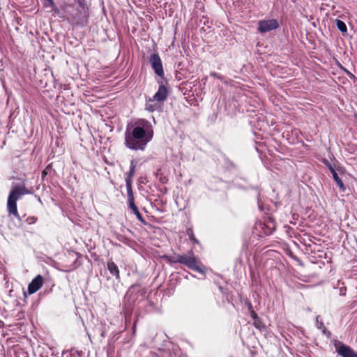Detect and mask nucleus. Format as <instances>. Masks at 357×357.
Masks as SVG:
<instances>
[{
	"label": "nucleus",
	"mask_w": 357,
	"mask_h": 357,
	"mask_svg": "<svg viewBox=\"0 0 357 357\" xmlns=\"http://www.w3.org/2000/svg\"><path fill=\"white\" fill-rule=\"evenodd\" d=\"M211 75L213 76V77L219 78V76H218V73H214V72L211 73Z\"/></svg>",
	"instance_id": "nucleus-21"
},
{
	"label": "nucleus",
	"mask_w": 357,
	"mask_h": 357,
	"mask_svg": "<svg viewBox=\"0 0 357 357\" xmlns=\"http://www.w3.org/2000/svg\"><path fill=\"white\" fill-rule=\"evenodd\" d=\"M167 89L164 85L161 84L160 85L156 93L152 98H149V102H162L167 98Z\"/></svg>",
	"instance_id": "nucleus-8"
},
{
	"label": "nucleus",
	"mask_w": 357,
	"mask_h": 357,
	"mask_svg": "<svg viewBox=\"0 0 357 357\" xmlns=\"http://www.w3.org/2000/svg\"><path fill=\"white\" fill-rule=\"evenodd\" d=\"M335 348L337 354L342 357H357V353L349 346L341 342L336 344Z\"/></svg>",
	"instance_id": "nucleus-7"
},
{
	"label": "nucleus",
	"mask_w": 357,
	"mask_h": 357,
	"mask_svg": "<svg viewBox=\"0 0 357 357\" xmlns=\"http://www.w3.org/2000/svg\"><path fill=\"white\" fill-rule=\"evenodd\" d=\"M77 1L82 9L81 10H77L76 15H70L69 17V20L74 24L78 26H84L88 22V15L84 8V1Z\"/></svg>",
	"instance_id": "nucleus-3"
},
{
	"label": "nucleus",
	"mask_w": 357,
	"mask_h": 357,
	"mask_svg": "<svg viewBox=\"0 0 357 357\" xmlns=\"http://www.w3.org/2000/svg\"><path fill=\"white\" fill-rule=\"evenodd\" d=\"M139 125L132 132H126V145L130 149L143 150L153 137V131L149 129L151 126L148 121L143 120Z\"/></svg>",
	"instance_id": "nucleus-1"
},
{
	"label": "nucleus",
	"mask_w": 357,
	"mask_h": 357,
	"mask_svg": "<svg viewBox=\"0 0 357 357\" xmlns=\"http://www.w3.org/2000/svg\"><path fill=\"white\" fill-rule=\"evenodd\" d=\"M30 220H31V221H32L33 222H36V218H34V217H31V218H30Z\"/></svg>",
	"instance_id": "nucleus-22"
},
{
	"label": "nucleus",
	"mask_w": 357,
	"mask_h": 357,
	"mask_svg": "<svg viewBox=\"0 0 357 357\" xmlns=\"http://www.w3.org/2000/svg\"><path fill=\"white\" fill-rule=\"evenodd\" d=\"M336 25L340 31H342V33L347 32V26L343 21H342L340 20H337Z\"/></svg>",
	"instance_id": "nucleus-15"
},
{
	"label": "nucleus",
	"mask_w": 357,
	"mask_h": 357,
	"mask_svg": "<svg viewBox=\"0 0 357 357\" xmlns=\"http://www.w3.org/2000/svg\"><path fill=\"white\" fill-rule=\"evenodd\" d=\"M29 190L24 185L14 186L8 197L7 209L9 214L13 215L16 218L20 220L17 209V201L24 195L28 194Z\"/></svg>",
	"instance_id": "nucleus-2"
},
{
	"label": "nucleus",
	"mask_w": 357,
	"mask_h": 357,
	"mask_svg": "<svg viewBox=\"0 0 357 357\" xmlns=\"http://www.w3.org/2000/svg\"><path fill=\"white\" fill-rule=\"evenodd\" d=\"M291 1H294V2L295 1V0H291Z\"/></svg>",
	"instance_id": "nucleus-24"
},
{
	"label": "nucleus",
	"mask_w": 357,
	"mask_h": 357,
	"mask_svg": "<svg viewBox=\"0 0 357 357\" xmlns=\"http://www.w3.org/2000/svg\"><path fill=\"white\" fill-rule=\"evenodd\" d=\"M176 261L180 264L185 265L193 271H197L201 273H204V269L199 266V262L194 256L179 255Z\"/></svg>",
	"instance_id": "nucleus-4"
},
{
	"label": "nucleus",
	"mask_w": 357,
	"mask_h": 357,
	"mask_svg": "<svg viewBox=\"0 0 357 357\" xmlns=\"http://www.w3.org/2000/svg\"><path fill=\"white\" fill-rule=\"evenodd\" d=\"M253 320H254L253 324L256 328H257L259 329H261L262 328H264V324L259 317L257 319H255Z\"/></svg>",
	"instance_id": "nucleus-17"
},
{
	"label": "nucleus",
	"mask_w": 357,
	"mask_h": 357,
	"mask_svg": "<svg viewBox=\"0 0 357 357\" xmlns=\"http://www.w3.org/2000/svg\"><path fill=\"white\" fill-rule=\"evenodd\" d=\"M319 316L317 317V327L318 328H323V333H326V328H325L323 322H319Z\"/></svg>",
	"instance_id": "nucleus-18"
},
{
	"label": "nucleus",
	"mask_w": 357,
	"mask_h": 357,
	"mask_svg": "<svg viewBox=\"0 0 357 357\" xmlns=\"http://www.w3.org/2000/svg\"><path fill=\"white\" fill-rule=\"evenodd\" d=\"M129 207L133 211V213L135 214L137 218L142 222L145 223V220L142 218L141 213H139L137 206L135 204V202L129 203Z\"/></svg>",
	"instance_id": "nucleus-13"
},
{
	"label": "nucleus",
	"mask_w": 357,
	"mask_h": 357,
	"mask_svg": "<svg viewBox=\"0 0 357 357\" xmlns=\"http://www.w3.org/2000/svg\"><path fill=\"white\" fill-rule=\"evenodd\" d=\"M150 63L155 74L160 77H162L164 75L163 68L161 59L158 54H153L151 56Z\"/></svg>",
	"instance_id": "nucleus-6"
},
{
	"label": "nucleus",
	"mask_w": 357,
	"mask_h": 357,
	"mask_svg": "<svg viewBox=\"0 0 357 357\" xmlns=\"http://www.w3.org/2000/svg\"><path fill=\"white\" fill-rule=\"evenodd\" d=\"M126 189H127V193H128V204L134 202V196L132 193V183H130L128 181L126 183Z\"/></svg>",
	"instance_id": "nucleus-14"
},
{
	"label": "nucleus",
	"mask_w": 357,
	"mask_h": 357,
	"mask_svg": "<svg viewBox=\"0 0 357 357\" xmlns=\"http://www.w3.org/2000/svg\"><path fill=\"white\" fill-rule=\"evenodd\" d=\"M279 26L278 22L276 20L271 19L268 20H261L258 22L257 30L261 33H266L276 29Z\"/></svg>",
	"instance_id": "nucleus-5"
},
{
	"label": "nucleus",
	"mask_w": 357,
	"mask_h": 357,
	"mask_svg": "<svg viewBox=\"0 0 357 357\" xmlns=\"http://www.w3.org/2000/svg\"><path fill=\"white\" fill-rule=\"evenodd\" d=\"M325 164L328 166V169H330L333 177L336 182L337 186L342 190H344V185L343 184V182L342 181L341 178L338 176L337 172L334 169V168L331 165V164L328 163L327 160H325Z\"/></svg>",
	"instance_id": "nucleus-10"
},
{
	"label": "nucleus",
	"mask_w": 357,
	"mask_h": 357,
	"mask_svg": "<svg viewBox=\"0 0 357 357\" xmlns=\"http://www.w3.org/2000/svg\"><path fill=\"white\" fill-rule=\"evenodd\" d=\"M136 165L137 162H135V160H132L130 162V171L128 173L127 176L126 178V183H127L128 181H130V183H132L133 176L135 173Z\"/></svg>",
	"instance_id": "nucleus-11"
},
{
	"label": "nucleus",
	"mask_w": 357,
	"mask_h": 357,
	"mask_svg": "<svg viewBox=\"0 0 357 357\" xmlns=\"http://www.w3.org/2000/svg\"><path fill=\"white\" fill-rule=\"evenodd\" d=\"M45 6H54L53 0H45Z\"/></svg>",
	"instance_id": "nucleus-20"
},
{
	"label": "nucleus",
	"mask_w": 357,
	"mask_h": 357,
	"mask_svg": "<svg viewBox=\"0 0 357 357\" xmlns=\"http://www.w3.org/2000/svg\"><path fill=\"white\" fill-rule=\"evenodd\" d=\"M154 102H149V98L147 100L146 103V109L149 111L153 112L157 109L158 105L156 103H153Z\"/></svg>",
	"instance_id": "nucleus-16"
},
{
	"label": "nucleus",
	"mask_w": 357,
	"mask_h": 357,
	"mask_svg": "<svg viewBox=\"0 0 357 357\" xmlns=\"http://www.w3.org/2000/svg\"><path fill=\"white\" fill-rule=\"evenodd\" d=\"M249 308L250 310V316L252 317L253 319L258 318V316L257 313L252 310V305H249Z\"/></svg>",
	"instance_id": "nucleus-19"
},
{
	"label": "nucleus",
	"mask_w": 357,
	"mask_h": 357,
	"mask_svg": "<svg viewBox=\"0 0 357 357\" xmlns=\"http://www.w3.org/2000/svg\"><path fill=\"white\" fill-rule=\"evenodd\" d=\"M107 268L111 274L114 275L117 279H119L120 276L119 268L113 261L107 263Z\"/></svg>",
	"instance_id": "nucleus-12"
},
{
	"label": "nucleus",
	"mask_w": 357,
	"mask_h": 357,
	"mask_svg": "<svg viewBox=\"0 0 357 357\" xmlns=\"http://www.w3.org/2000/svg\"><path fill=\"white\" fill-rule=\"evenodd\" d=\"M191 238H192V239H193V240H194V241L197 242L196 239H194V238H193V237H192Z\"/></svg>",
	"instance_id": "nucleus-23"
},
{
	"label": "nucleus",
	"mask_w": 357,
	"mask_h": 357,
	"mask_svg": "<svg viewBox=\"0 0 357 357\" xmlns=\"http://www.w3.org/2000/svg\"><path fill=\"white\" fill-rule=\"evenodd\" d=\"M43 284V278L40 275H38L29 284L28 292L29 294H34L39 290Z\"/></svg>",
	"instance_id": "nucleus-9"
}]
</instances>
